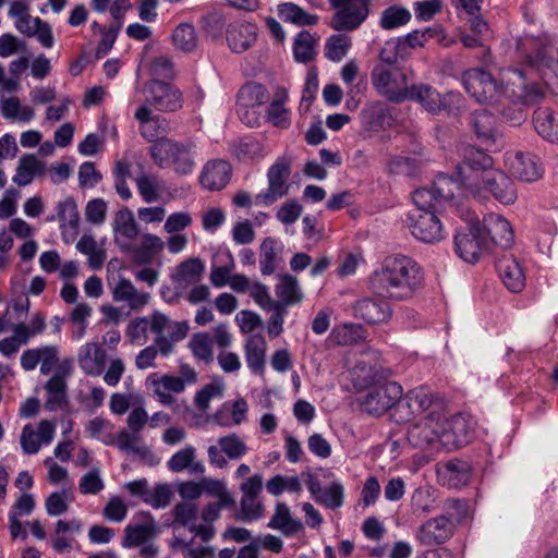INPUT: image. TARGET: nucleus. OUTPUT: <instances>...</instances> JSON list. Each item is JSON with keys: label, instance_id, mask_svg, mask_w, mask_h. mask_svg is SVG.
I'll list each match as a JSON object with an SVG mask.
<instances>
[{"label": "nucleus", "instance_id": "obj_1", "mask_svg": "<svg viewBox=\"0 0 558 558\" xmlns=\"http://www.w3.org/2000/svg\"><path fill=\"white\" fill-rule=\"evenodd\" d=\"M425 286V271L412 257L395 254L385 257L368 278V288L379 299L364 298L353 306L356 317L368 324H381L392 316L386 301L412 300Z\"/></svg>", "mask_w": 558, "mask_h": 558}, {"label": "nucleus", "instance_id": "obj_2", "mask_svg": "<svg viewBox=\"0 0 558 558\" xmlns=\"http://www.w3.org/2000/svg\"><path fill=\"white\" fill-rule=\"evenodd\" d=\"M458 172L474 196L487 190L495 199L506 205L513 204L518 197L513 181L504 171L493 168L492 157L483 150L465 148Z\"/></svg>", "mask_w": 558, "mask_h": 558}, {"label": "nucleus", "instance_id": "obj_3", "mask_svg": "<svg viewBox=\"0 0 558 558\" xmlns=\"http://www.w3.org/2000/svg\"><path fill=\"white\" fill-rule=\"evenodd\" d=\"M517 50L524 60V66L501 70L498 83L499 97L502 95L513 104H534L544 97L543 88L532 77L537 71L529 64L525 52L519 48V40Z\"/></svg>", "mask_w": 558, "mask_h": 558}, {"label": "nucleus", "instance_id": "obj_4", "mask_svg": "<svg viewBox=\"0 0 558 558\" xmlns=\"http://www.w3.org/2000/svg\"><path fill=\"white\" fill-rule=\"evenodd\" d=\"M149 155L159 168H170L179 175H189L196 165V143L190 138L175 141L161 137L150 145Z\"/></svg>", "mask_w": 558, "mask_h": 558}, {"label": "nucleus", "instance_id": "obj_5", "mask_svg": "<svg viewBox=\"0 0 558 558\" xmlns=\"http://www.w3.org/2000/svg\"><path fill=\"white\" fill-rule=\"evenodd\" d=\"M519 48L525 52L529 64L535 68L544 85L558 94V47L526 36L519 39Z\"/></svg>", "mask_w": 558, "mask_h": 558}, {"label": "nucleus", "instance_id": "obj_6", "mask_svg": "<svg viewBox=\"0 0 558 558\" xmlns=\"http://www.w3.org/2000/svg\"><path fill=\"white\" fill-rule=\"evenodd\" d=\"M458 179L447 174H438L430 187H421L413 192V204L420 208H439L470 194L457 171Z\"/></svg>", "mask_w": 558, "mask_h": 558}, {"label": "nucleus", "instance_id": "obj_7", "mask_svg": "<svg viewBox=\"0 0 558 558\" xmlns=\"http://www.w3.org/2000/svg\"><path fill=\"white\" fill-rule=\"evenodd\" d=\"M371 82L377 93L390 101L400 102L409 96L407 75L397 66L376 65Z\"/></svg>", "mask_w": 558, "mask_h": 558}, {"label": "nucleus", "instance_id": "obj_8", "mask_svg": "<svg viewBox=\"0 0 558 558\" xmlns=\"http://www.w3.org/2000/svg\"><path fill=\"white\" fill-rule=\"evenodd\" d=\"M329 2L335 9L329 25L338 32L357 29L369 15L371 0H329Z\"/></svg>", "mask_w": 558, "mask_h": 558}, {"label": "nucleus", "instance_id": "obj_9", "mask_svg": "<svg viewBox=\"0 0 558 558\" xmlns=\"http://www.w3.org/2000/svg\"><path fill=\"white\" fill-rule=\"evenodd\" d=\"M439 208H420L409 213L407 226L412 235L425 243H435L445 238V231L437 213Z\"/></svg>", "mask_w": 558, "mask_h": 558}, {"label": "nucleus", "instance_id": "obj_10", "mask_svg": "<svg viewBox=\"0 0 558 558\" xmlns=\"http://www.w3.org/2000/svg\"><path fill=\"white\" fill-rule=\"evenodd\" d=\"M407 99L417 101L426 111L438 114L441 111L452 113L461 102L459 94L447 93L440 95L434 87L427 84H417L409 87Z\"/></svg>", "mask_w": 558, "mask_h": 558}, {"label": "nucleus", "instance_id": "obj_11", "mask_svg": "<svg viewBox=\"0 0 558 558\" xmlns=\"http://www.w3.org/2000/svg\"><path fill=\"white\" fill-rule=\"evenodd\" d=\"M486 245L487 239L478 219H471L466 230L458 232L454 236L456 252L468 263L477 262Z\"/></svg>", "mask_w": 558, "mask_h": 558}, {"label": "nucleus", "instance_id": "obj_12", "mask_svg": "<svg viewBox=\"0 0 558 558\" xmlns=\"http://www.w3.org/2000/svg\"><path fill=\"white\" fill-rule=\"evenodd\" d=\"M290 173V162L286 159L277 160L267 172L268 187L255 196V204L269 206L287 195Z\"/></svg>", "mask_w": 558, "mask_h": 558}, {"label": "nucleus", "instance_id": "obj_13", "mask_svg": "<svg viewBox=\"0 0 558 558\" xmlns=\"http://www.w3.org/2000/svg\"><path fill=\"white\" fill-rule=\"evenodd\" d=\"M465 90L478 102H496L499 99V85L487 72L470 69L462 75Z\"/></svg>", "mask_w": 558, "mask_h": 558}, {"label": "nucleus", "instance_id": "obj_14", "mask_svg": "<svg viewBox=\"0 0 558 558\" xmlns=\"http://www.w3.org/2000/svg\"><path fill=\"white\" fill-rule=\"evenodd\" d=\"M446 418L435 411L430 412L421 422L414 424L408 432L409 440L415 447H425L445 439Z\"/></svg>", "mask_w": 558, "mask_h": 558}, {"label": "nucleus", "instance_id": "obj_15", "mask_svg": "<svg viewBox=\"0 0 558 558\" xmlns=\"http://www.w3.org/2000/svg\"><path fill=\"white\" fill-rule=\"evenodd\" d=\"M248 452L245 441L236 434L218 438L217 445L207 448L209 464L217 469H226L228 459L240 460Z\"/></svg>", "mask_w": 558, "mask_h": 558}, {"label": "nucleus", "instance_id": "obj_16", "mask_svg": "<svg viewBox=\"0 0 558 558\" xmlns=\"http://www.w3.org/2000/svg\"><path fill=\"white\" fill-rule=\"evenodd\" d=\"M401 395L402 387L395 381H388L369 390L363 397L361 407L366 413L378 416L396 405Z\"/></svg>", "mask_w": 558, "mask_h": 558}, {"label": "nucleus", "instance_id": "obj_17", "mask_svg": "<svg viewBox=\"0 0 558 558\" xmlns=\"http://www.w3.org/2000/svg\"><path fill=\"white\" fill-rule=\"evenodd\" d=\"M147 105L163 112H174L182 108L183 96L178 87L160 80H151L147 86Z\"/></svg>", "mask_w": 558, "mask_h": 558}, {"label": "nucleus", "instance_id": "obj_18", "mask_svg": "<svg viewBox=\"0 0 558 558\" xmlns=\"http://www.w3.org/2000/svg\"><path fill=\"white\" fill-rule=\"evenodd\" d=\"M113 241L121 252L128 253L133 250V241L140 234V228L135 217L129 208L118 210L112 222Z\"/></svg>", "mask_w": 558, "mask_h": 558}, {"label": "nucleus", "instance_id": "obj_19", "mask_svg": "<svg viewBox=\"0 0 558 558\" xmlns=\"http://www.w3.org/2000/svg\"><path fill=\"white\" fill-rule=\"evenodd\" d=\"M108 286L112 294V300L118 303H125L132 311L143 308L150 301V294L148 292L140 291L130 279L124 277L109 281Z\"/></svg>", "mask_w": 558, "mask_h": 558}, {"label": "nucleus", "instance_id": "obj_20", "mask_svg": "<svg viewBox=\"0 0 558 558\" xmlns=\"http://www.w3.org/2000/svg\"><path fill=\"white\" fill-rule=\"evenodd\" d=\"M56 434V424L48 420H43L37 426V430L31 424L23 427L20 444L25 454L37 453L43 445H49Z\"/></svg>", "mask_w": 558, "mask_h": 558}, {"label": "nucleus", "instance_id": "obj_21", "mask_svg": "<svg viewBox=\"0 0 558 558\" xmlns=\"http://www.w3.org/2000/svg\"><path fill=\"white\" fill-rule=\"evenodd\" d=\"M437 477L441 485L448 488H459L470 483L472 468L466 461L452 459L438 464Z\"/></svg>", "mask_w": 558, "mask_h": 558}, {"label": "nucleus", "instance_id": "obj_22", "mask_svg": "<svg viewBox=\"0 0 558 558\" xmlns=\"http://www.w3.org/2000/svg\"><path fill=\"white\" fill-rule=\"evenodd\" d=\"M453 534V525L451 521L439 515L423 523L417 532L416 539L424 546H433L442 544Z\"/></svg>", "mask_w": 558, "mask_h": 558}, {"label": "nucleus", "instance_id": "obj_23", "mask_svg": "<svg viewBox=\"0 0 558 558\" xmlns=\"http://www.w3.org/2000/svg\"><path fill=\"white\" fill-rule=\"evenodd\" d=\"M258 28L250 22H233L227 26L226 40L228 47L235 53L248 50L257 39Z\"/></svg>", "mask_w": 558, "mask_h": 558}, {"label": "nucleus", "instance_id": "obj_24", "mask_svg": "<svg viewBox=\"0 0 558 558\" xmlns=\"http://www.w3.org/2000/svg\"><path fill=\"white\" fill-rule=\"evenodd\" d=\"M506 163L515 178L525 182H534L538 180L543 173L537 158L531 154H524L522 151L508 153L506 155Z\"/></svg>", "mask_w": 558, "mask_h": 558}, {"label": "nucleus", "instance_id": "obj_25", "mask_svg": "<svg viewBox=\"0 0 558 558\" xmlns=\"http://www.w3.org/2000/svg\"><path fill=\"white\" fill-rule=\"evenodd\" d=\"M232 167L223 159L207 161L201 172L199 183L208 191H221L231 179Z\"/></svg>", "mask_w": 558, "mask_h": 558}, {"label": "nucleus", "instance_id": "obj_26", "mask_svg": "<svg viewBox=\"0 0 558 558\" xmlns=\"http://www.w3.org/2000/svg\"><path fill=\"white\" fill-rule=\"evenodd\" d=\"M432 407V397L423 387L410 390L404 397L396 402V411L400 418L410 421L415 415H420Z\"/></svg>", "mask_w": 558, "mask_h": 558}, {"label": "nucleus", "instance_id": "obj_27", "mask_svg": "<svg viewBox=\"0 0 558 558\" xmlns=\"http://www.w3.org/2000/svg\"><path fill=\"white\" fill-rule=\"evenodd\" d=\"M482 231L490 238L496 245L508 248L514 241V233L510 222L498 214H488L482 222Z\"/></svg>", "mask_w": 558, "mask_h": 558}, {"label": "nucleus", "instance_id": "obj_28", "mask_svg": "<svg viewBox=\"0 0 558 558\" xmlns=\"http://www.w3.org/2000/svg\"><path fill=\"white\" fill-rule=\"evenodd\" d=\"M135 119L140 122L141 135L151 145L168 132V122L165 118L154 116L151 109L143 105L135 111Z\"/></svg>", "mask_w": 558, "mask_h": 558}, {"label": "nucleus", "instance_id": "obj_29", "mask_svg": "<svg viewBox=\"0 0 558 558\" xmlns=\"http://www.w3.org/2000/svg\"><path fill=\"white\" fill-rule=\"evenodd\" d=\"M72 372V362L63 361L56 374L46 383L45 389L48 392L46 405L49 410H54L61 405L66 398V381L65 378Z\"/></svg>", "mask_w": 558, "mask_h": 558}, {"label": "nucleus", "instance_id": "obj_30", "mask_svg": "<svg viewBox=\"0 0 558 558\" xmlns=\"http://www.w3.org/2000/svg\"><path fill=\"white\" fill-rule=\"evenodd\" d=\"M470 124L477 141L489 147L496 143V119L487 109H478L472 112Z\"/></svg>", "mask_w": 558, "mask_h": 558}, {"label": "nucleus", "instance_id": "obj_31", "mask_svg": "<svg viewBox=\"0 0 558 558\" xmlns=\"http://www.w3.org/2000/svg\"><path fill=\"white\" fill-rule=\"evenodd\" d=\"M148 379L153 386L154 395L163 405L174 403L175 399L171 392L181 393L185 389V381L179 376L162 375L161 377H157V374H153Z\"/></svg>", "mask_w": 558, "mask_h": 558}, {"label": "nucleus", "instance_id": "obj_32", "mask_svg": "<svg viewBox=\"0 0 558 558\" xmlns=\"http://www.w3.org/2000/svg\"><path fill=\"white\" fill-rule=\"evenodd\" d=\"M77 362L86 375L99 376L105 368L106 352L98 343L88 342L80 349Z\"/></svg>", "mask_w": 558, "mask_h": 558}, {"label": "nucleus", "instance_id": "obj_33", "mask_svg": "<svg viewBox=\"0 0 558 558\" xmlns=\"http://www.w3.org/2000/svg\"><path fill=\"white\" fill-rule=\"evenodd\" d=\"M167 466L174 473L187 471L190 474L203 475L206 466L202 461L196 460V449L189 445L171 456Z\"/></svg>", "mask_w": 558, "mask_h": 558}, {"label": "nucleus", "instance_id": "obj_34", "mask_svg": "<svg viewBox=\"0 0 558 558\" xmlns=\"http://www.w3.org/2000/svg\"><path fill=\"white\" fill-rule=\"evenodd\" d=\"M497 270L509 291L518 293L525 287L523 269L515 258L502 257L497 263Z\"/></svg>", "mask_w": 558, "mask_h": 558}, {"label": "nucleus", "instance_id": "obj_35", "mask_svg": "<svg viewBox=\"0 0 558 558\" xmlns=\"http://www.w3.org/2000/svg\"><path fill=\"white\" fill-rule=\"evenodd\" d=\"M282 243L271 236L263 240L259 246V268L264 276L272 275L282 262Z\"/></svg>", "mask_w": 558, "mask_h": 558}, {"label": "nucleus", "instance_id": "obj_36", "mask_svg": "<svg viewBox=\"0 0 558 558\" xmlns=\"http://www.w3.org/2000/svg\"><path fill=\"white\" fill-rule=\"evenodd\" d=\"M470 426L466 418L459 414L446 421L445 439L442 438V447L446 450L459 448L469 442Z\"/></svg>", "mask_w": 558, "mask_h": 558}, {"label": "nucleus", "instance_id": "obj_37", "mask_svg": "<svg viewBox=\"0 0 558 558\" xmlns=\"http://www.w3.org/2000/svg\"><path fill=\"white\" fill-rule=\"evenodd\" d=\"M267 343L263 336L252 335L244 345L245 361L255 374H263L265 368V355Z\"/></svg>", "mask_w": 558, "mask_h": 558}, {"label": "nucleus", "instance_id": "obj_38", "mask_svg": "<svg viewBox=\"0 0 558 558\" xmlns=\"http://www.w3.org/2000/svg\"><path fill=\"white\" fill-rule=\"evenodd\" d=\"M536 132L551 143H558V112L549 108H538L533 114Z\"/></svg>", "mask_w": 558, "mask_h": 558}, {"label": "nucleus", "instance_id": "obj_39", "mask_svg": "<svg viewBox=\"0 0 558 558\" xmlns=\"http://www.w3.org/2000/svg\"><path fill=\"white\" fill-rule=\"evenodd\" d=\"M277 14L284 23L296 26H314L318 23V16L306 12L293 2H282L277 5Z\"/></svg>", "mask_w": 558, "mask_h": 558}, {"label": "nucleus", "instance_id": "obj_40", "mask_svg": "<svg viewBox=\"0 0 558 558\" xmlns=\"http://www.w3.org/2000/svg\"><path fill=\"white\" fill-rule=\"evenodd\" d=\"M267 526L281 531L286 536L294 535L303 530L302 522L292 518L289 507L283 502L277 504L276 511Z\"/></svg>", "mask_w": 558, "mask_h": 558}, {"label": "nucleus", "instance_id": "obj_41", "mask_svg": "<svg viewBox=\"0 0 558 558\" xmlns=\"http://www.w3.org/2000/svg\"><path fill=\"white\" fill-rule=\"evenodd\" d=\"M204 270L205 265L199 258H189L177 267L172 279L179 287L185 288L201 281Z\"/></svg>", "mask_w": 558, "mask_h": 558}, {"label": "nucleus", "instance_id": "obj_42", "mask_svg": "<svg viewBox=\"0 0 558 558\" xmlns=\"http://www.w3.org/2000/svg\"><path fill=\"white\" fill-rule=\"evenodd\" d=\"M275 291L279 299L275 301V304H282L286 310L290 305L300 303L303 299L298 280L291 275L281 276L279 282L276 284Z\"/></svg>", "mask_w": 558, "mask_h": 558}, {"label": "nucleus", "instance_id": "obj_43", "mask_svg": "<svg viewBox=\"0 0 558 558\" xmlns=\"http://www.w3.org/2000/svg\"><path fill=\"white\" fill-rule=\"evenodd\" d=\"M163 247L165 242L160 236L151 233H143L141 235L140 245L133 244V250H131L130 253L134 255L138 263L148 264Z\"/></svg>", "mask_w": 558, "mask_h": 558}, {"label": "nucleus", "instance_id": "obj_44", "mask_svg": "<svg viewBox=\"0 0 558 558\" xmlns=\"http://www.w3.org/2000/svg\"><path fill=\"white\" fill-rule=\"evenodd\" d=\"M171 39L177 50L191 53L198 46V37L195 27L190 23L179 24L172 32Z\"/></svg>", "mask_w": 558, "mask_h": 558}, {"label": "nucleus", "instance_id": "obj_45", "mask_svg": "<svg viewBox=\"0 0 558 558\" xmlns=\"http://www.w3.org/2000/svg\"><path fill=\"white\" fill-rule=\"evenodd\" d=\"M287 98L288 94L284 89L278 90L275 99L270 102L267 109V120L274 126L287 129L291 123L290 110L284 107Z\"/></svg>", "mask_w": 558, "mask_h": 558}, {"label": "nucleus", "instance_id": "obj_46", "mask_svg": "<svg viewBox=\"0 0 558 558\" xmlns=\"http://www.w3.org/2000/svg\"><path fill=\"white\" fill-rule=\"evenodd\" d=\"M44 170V163L35 155H24L19 162L13 182L20 186L29 184L34 175Z\"/></svg>", "mask_w": 558, "mask_h": 558}, {"label": "nucleus", "instance_id": "obj_47", "mask_svg": "<svg viewBox=\"0 0 558 558\" xmlns=\"http://www.w3.org/2000/svg\"><path fill=\"white\" fill-rule=\"evenodd\" d=\"M57 219L61 223L60 228L63 234L66 232V229H70L74 233L77 232L80 215L77 211L76 203L73 198L68 197L64 201L58 203Z\"/></svg>", "mask_w": 558, "mask_h": 558}, {"label": "nucleus", "instance_id": "obj_48", "mask_svg": "<svg viewBox=\"0 0 558 558\" xmlns=\"http://www.w3.org/2000/svg\"><path fill=\"white\" fill-rule=\"evenodd\" d=\"M155 534V525L151 524H137L128 525L124 529V538L122 546L125 548L137 547L145 544Z\"/></svg>", "mask_w": 558, "mask_h": 558}, {"label": "nucleus", "instance_id": "obj_49", "mask_svg": "<svg viewBox=\"0 0 558 558\" xmlns=\"http://www.w3.org/2000/svg\"><path fill=\"white\" fill-rule=\"evenodd\" d=\"M411 12L400 5H390L381 13L379 25L383 29L390 31L408 24L411 20Z\"/></svg>", "mask_w": 558, "mask_h": 558}, {"label": "nucleus", "instance_id": "obj_50", "mask_svg": "<svg viewBox=\"0 0 558 558\" xmlns=\"http://www.w3.org/2000/svg\"><path fill=\"white\" fill-rule=\"evenodd\" d=\"M140 441L138 433L130 429H122L117 435V447L125 452H133L141 457H147L151 454V451L146 446H137Z\"/></svg>", "mask_w": 558, "mask_h": 558}, {"label": "nucleus", "instance_id": "obj_51", "mask_svg": "<svg viewBox=\"0 0 558 558\" xmlns=\"http://www.w3.org/2000/svg\"><path fill=\"white\" fill-rule=\"evenodd\" d=\"M351 47V38L345 34L331 35L326 41V57L335 62L341 61Z\"/></svg>", "mask_w": 558, "mask_h": 558}, {"label": "nucleus", "instance_id": "obj_52", "mask_svg": "<svg viewBox=\"0 0 558 558\" xmlns=\"http://www.w3.org/2000/svg\"><path fill=\"white\" fill-rule=\"evenodd\" d=\"M434 489L430 486H420L411 496V507L415 514L430 512L434 509Z\"/></svg>", "mask_w": 558, "mask_h": 558}, {"label": "nucleus", "instance_id": "obj_53", "mask_svg": "<svg viewBox=\"0 0 558 558\" xmlns=\"http://www.w3.org/2000/svg\"><path fill=\"white\" fill-rule=\"evenodd\" d=\"M13 333L0 340V353L5 357L14 356L21 347L27 344V335L23 332L22 327L12 325Z\"/></svg>", "mask_w": 558, "mask_h": 558}, {"label": "nucleus", "instance_id": "obj_54", "mask_svg": "<svg viewBox=\"0 0 558 558\" xmlns=\"http://www.w3.org/2000/svg\"><path fill=\"white\" fill-rule=\"evenodd\" d=\"M203 492L217 497L221 505H235L233 495L228 490L226 483L222 480L204 477L202 480Z\"/></svg>", "mask_w": 558, "mask_h": 558}, {"label": "nucleus", "instance_id": "obj_55", "mask_svg": "<svg viewBox=\"0 0 558 558\" xmlns=\"http://www.w3.org/2000/svg\"><path fill=\"white\" fill-rule=\"evenodd\" d=\"M293 54L296 61L306 63L315 56L314 39L312 35L303 31L294 39Z\"/></svg>", "mask_w": 558, "mask_h": 558}, {"label": "nucleus", "instance_id": "obj_56", "mask_svg": "<svg viewBox=\"0 0 558 558\" xmlns=\"http://www.w3.org/2000/svg\"><path fill=\"white\" fill-rule=\"evenodd\" d=\"M264 514V506L257 501V498L241 497L240 511L235 514V520L242 522H253L260 519Z\"/></svg>", "mask_w": 558, "mask_h": 558}, {"label": "nucleus", "instance_id": "obj_57", "mask_svg": "<svg viewBox=\"0 0 558 558\" xmlns=\"http://www.w3.org/2000/svg\"><path fill=\"white\" fill-rule=\"evenodd\" d=\"M149 329V319L147 317H137L128 324L125 336L132 344L143 345L147 340Z\"/></svg>", "mask_w": 558, "mask_h": 558}, {"label": "nucleus", "instance_id": "obj_58", "mask_svg": "<svg viewBox=\"0 0 558 558\" xmlns=\"http://www.w3.org/2000/svg\"><path fill=\"white\" fill-rule=\"evenodd\" d=\"M240 97L247 100V106L258 107L269 99L267 89L258 83H248L240 89Z\"/></svg>", "mask_w": 558, "mask_h": 558}, {"label": "nucleus", "instance_id": "obj_59", "mask_svg": "<svg viewBox=\"0 0 558 558\" xmlns=\"http://www.w3.org/2000/svg\"><path fill=\"white\" fill-rule=\"evenodd\" d=\"M403 41L401 37L387 40L379 52L380 64L395 66L399 58L403 57Z\"/></svg>", "mask_w": 558, "mask_h": 558}, {"label": "nucleus", "instance_id": "obj_60", "mask_svg": "<svg viewBox=\"0 0 558 558\" xmlns=\"http://www.w3.org/2000/svg\"><path fill=\"white\" fill-rule=\"evenodd\" d=\"M235 155L243 160H253L265 155L263 145L255 138H243L235 147Z\"/></svg>", "mask_w": 558, "mask_h": 558}, {"label": "nucleus", "instance_id": "obj_61", "mask_svg": "<svg viewBox=\"0 0 558 558\" xmlns=\"http://www.w3.org/2000/svg\"><path fill=\"white\" fill-rule=\"evenodd\" d=\"M189 347L193 354L203 361H210L213 357L211 339L207 333H196L190 340Z\"/></svg>", "mask_w": 558, "mask_h": 558}, {"label": "nucleus", "instance_id": "obj_62", "mask_svg": "<svg viewBox=\"0 0 558 558\" xmlns=\"http://www.w3.org/2000/svg\"><path fill=\"white\" fill-rule=\"evenodd\" d=\"M105 488L98 469H92L81 477L78 489L84 495H96Z\"/></svg>", "mask_w": 558, "mask_h": 558}, {"label": "nucleus", "instance_id": "obj_63", "mask_svg": "<svg viewBox=\"0 0 558 558\" xmlns=\"http://www.w3.org/2000/svg\"><path fill=\"white\" fill-rule=\"evenodd\" d=\"M174 523L191 529L197 518V507L192 502H180L173 508Z\"/></svg>", "mask_w": 558, "mask_h": 558}, {"label": "nucleus", "instance_id": "obj_64", "mask_svg": "<svg viewBox=\"0 0 558 558\" xmlns=\"http://www.w3.org/2000/svg\"><path fill=\"white\" fill-rule=\"evenodd\" d=\"M317 501L330 509L341 507L343 504V486L340 483H332L324 488Z\"/></svg>", "mask_w": 558, "mask_h": 558}]
</instances>
